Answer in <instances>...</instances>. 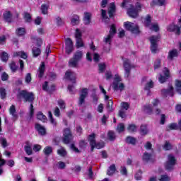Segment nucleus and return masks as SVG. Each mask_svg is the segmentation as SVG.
Wrapping results in <instances>:
<instances>
[{
  "label": "nucleus",
  "mask_w": 181,
  "mask_h": 181,
  "mask_svg": "<svg viewBox=\"0 0 181 181\" xmlns=\"http://www.w3.org/2000/svg\"><path fill=\"white\" fill-rule=\"evenodd\" d=\"M160 104V101L158 99H154L151 105H146L144 107V111L146 112V114H148V115H152L153 112L156 114V115L160 114V110L159 109H155V107H158Z\"/></svg>",
  "instance_id": "obj_1"
},
{
  "label": "nucleus",
  "mask_w": 181,
  "mask_h": 181,
  "mask_svg": "<svg viewBox=\"0 0 181 181\" xmlns=\"http://www.w3.org/2000/svg\"><path fill=\"white\" fill-rule=\"evenodd\" d=\"M88 139L90 145V151H94L95 148L96 149L104 148V142H95V134L93 133L90 134Z\"/></svg>",
  "instance_id": "obj_2"
},
{
  "label": "nucleus",
  "mask_w": 181,
  "mask_h": 181,
  "mask_svg": "<svg viewBox=\"0 0 181 181\" xmlns=\"http://www.w3.org/2000/svg\"><path fill=\"white\" fill-rule=\"evenodd\" d=\"M115 33H117V30L115 29V25L112 24L110 27V30L109 35H107L106 37H105V38H104L105 43H106V45H107V48L105 49V52H110V46L111 45V39H112V37H114V35H115Z\"/></svg>",
  "instance_id": "obj_3"
},
{
  "label": "nucleus",
  "mask_w": 181,
  "mask_h": 181,
  "mask_svg": "<svg viewBox=\"0 0 181 181\" xmlns=\"http://www.w3.org/2000/svg\"><path fill=\"white\" fill-rule=\"evenodd\" d=\"M151 18L149 16H147L144 20L143 22L148 29L153 30L154 32H158L159 30V25L156 23H151Z\"/></svg>",
  "instance_id": "obj_4"
},
{
  "label": "nucleus",
  "mask_w": 181,
  "mask_h": 181,
  "mask_svg": "<svg viewBox=\"0 0 181 181\" xmlns=\"http://www.w3.org/2000/svg\"><path fill=\"white\" fill-rule=\"evenodd\" d=\"M122 79L121 78V76L118 74H116L114 78V82L112 85V87L113 90L122 91L124 88H125V86L124 83H122Z\"/></svg>",
  "instance_id": "obj_5"
},
{
  "label": "nucleus",
  "mask_w": 181,
  "mask_h": 181,
  "mask_svg": "<svg viewBox=\"0 0 181 181\" xmlns=\"http://www.w3.org/2000/svg\"><path fill=\"white\" fill-rule=\"evenodd\" d=\"M124 26L127 30H129L134 35L139 34V26H138L136 24L127 21L124 23Z\"/></svg>",
  "instance_id": "obj_6"
},
{
  "label": "nucleus",
  "mask_w": 181,
  "mask_h": 181,
  "mask_svg": "<svg viewBox=\"0 0 181 181\" xmlns=\"http://www.w3.org/2000/svg\"><path fill=\"white\" fill-rule=\"evenodd\" d=\"M159 39H160V36L159 35H152L149 38L151 43V50L153 54L156 53L159 50L158 49V42H159Z\"/></svg>",
  "instance_id": "obj_7"
},
{
  "label": "nucleus",
  "mask_w": 181,
  "mask_h": 181,
  "mask_svg": "<svg viewBox=\"0 0 181 181\" xmlns=\"http://www.w3.org/2000/svg\"><path fill=\"white\" fill-rule=\"evenodd\" d=\"M123 67L124 69V76L128 78L129 74H131L132 69H134V66L131 64L129 59L127 58L123 59Z\"/></svg>",
  "instance_id": "obj_8"
},
{
  "label": "nucleus",
  "mask_w": 181,
  "mask_h": 181,
  "mask_svg": "<svg viewBox=\"0 0 181 181\" xmlns=\"http://www.w3.org/2000/svg\"><path fill=\"white\" fill-rule=\"evenodd\" d=\"M142 86H144V90H151V88H153V81L148 76H144L141 80Z\"/></svg>",
  "instance_id": "obj_9"
},
{
  "label": "nucleus",
  "mask_w": 181,
  "mask_h": 181,
  "mask_svg": "<svg viewBox=\"0 0 181 181\" xmlns=\"http://www.w3.org/2000/svg\"><path fill=\"white\" fill-rule=\"evenodd\" d=\"M175 165L176 158H175V156H173V155H169L168 156V160L165 165V169H167V170H172V169H173Z\"/></svg>",
  "instance_id": "obj_10"
},
{
  "label": "nucleus",
  "mask_w": 181,
  "mask_h": 181,
  "mask_svg": "<svg viewBox=\"0 0 181 181\" xmlns=\"http://www.w3.org/2000/svg\"><path fill=\"white\" fill-rule=\"evenodd\" d=\"M141 4L139 3L136 4L135 8H130L127 11L129 16L131 18H138V13L141 11Z\"/></svg>",
  "instance_id": "obj_11"
},
{
  "label": "nucleus",
  "mask_w": 181,
  "mask_h": 181,
  "mask_svg": "<svg viewBox=\"0 0 181 181\" xmlns=\"http://www.w3.org/2000/svg\"><path fill=\"white\" fill-rule=\"evenodd\" d=\"M121 109L119 111V116L120 118H125L127 117V111L129 109V103L122 102L120 105Z\"/></svg>",
  "instance_id": "obj_12"
},
{
  "label": "nucleus",
  "mask_w": 181,
  "mask_h": 181,
  "mask_svg": "<svg viewBox=\"0 0 181 181\" xmlns=\"http://www.w3.org/2000/svg\"><path fill=\"white\" fill-rule=\"evenodd\" d=\"M21 97H23L28 103H32L35 100V97L33 93H28L26 90H22L20 92Z\"/></svg>",
  "instance_id": "obj_13"
},
{
  "label": "nucleus",
  "mask_w": 181,
  "mask_h": 181,
  "mask_svg": "<svg viewBox=\"0 0 181 181\" xmlns=\"http://www.w3.org/2000/svg\"><path fill=\"white\" fill-rule=\"evenodd\" d=\"M163 74L164 76L160 74L158 77V81L161 84H163V83H165V81L169 78V76H170V72L168 68H164L163 69Z\"/></svg>",
  "instance_id": "obj_14"
},
{
  "label": "nucleus",
  "mask_w": 181,
  "mask_h": 181,
  "mask_svg": "<svg viewBox=\"0 0 181 181\" xmlns=\"http://www.w3.org/2000/svg\"><path fill=\"white\" fill-rule=\"evenodd\" d=\"M75 37L76 42V47H83L84 46V42H83V39H81V31L76 29L75 33Z\"/></svg>",
  "instance_id": "obj_15"
},
{
  "label": "nucleus",
  "mask_w": 181,
  "mask_h": 181,
  "mask_svg": "<svg viewBox=\"0 0 181 181\" xmlns=\"http://www.w3.org/2000/svg\"><path fill=\"white\" fill-rule=\"evenodd\" d=\"M88 95V89L84 88L81 90L80 97H79V105H83L84 104V101L86 100V98Z\"/></svg>",
  "instance_id": "obj_16"
},
{
  "label": "nucleus",
  "mask_w": 181,
  "mask_h": 181,
  "mask_svg": "<svg viewBox=\"0 0 181 181\" xmlns=\"http://www.w3.org/2000/svg\"><path fill=\"white\" fill-rule=\"evenodd\" d=\"M71 139V133L70 132V129H65L64 130V144H69Z\"/></svg>",
  "instance_id": "obj_17"
},
{
  "label": "nucleus",
  "mask_w": 181,
  "mask_h": 181,
  "mask_svg": "<svg viewBox=\"0 0 181 181\" xmlns=\"http://www.w3.org/2000/svg\"><path fill=\"white\" fill-rule=\"evenodd\" d=\"M66 45V52L68 54H70L73 52V41L70 38H66L65 41Z\"/></svg>",
  "instance_id": "obj_18"
},
{
  "label": "nucleus",
  "mask_w": 181,
  "mask_h": 181,
  "mask_svg": "<svg viewBox=\"0 0 181 181\" xmlns=\"http://www.w3.org/2000/svg\"><path fill=\"white\" fill-rule=\"evenodd\" d=\"M168 32H175L177 35H180V26L175 25V24H170L167 27Z\"/></svg>",
  "instance_id": "obj_19"
},
{
  "label": "nucleus",
  "mask_w": 181,
  "mask_h": 181,
  "mask_svg": "<svg viewBox=\"0 0 181 181\" xmlns=\"http://www.w3.org/2000/svg\"><path fill=\"white\" fill-rule=\"evenodd\" d=\"M9 114L12 117V121L15 122L18 119V114H16V107L15 105H11L9 108Z\"/></svg>",
  "instance_id": "obj_20"
},
{
  "label": "nucleus",
  "mask_w": 181,
  "mask_h": 181,
  "mask_svg": "<svg viewBox=\"0 0 181 181\" xmlns=\"http://www.w3.org/2000/svg\"><path fill=\"white\" fill-rule=\"evenodd\" d=\"M177 56H179V52H177V49H173L168 52V60H173Z\"/></svg>",
  "instance_id": "obj_21"
},
{
  "label": "nucleus",
  "mask_w": 181,
  "mask_h": 181,
  "mask_svg": "<svg viewBox=\"0 0 181 181\" xmlns=\"http://www.w3.org/2000/svg\"><path fill=\"white\" fill-rule=\"evenodd\" d=\"M65 77L71 81H76V73L71 71H67L65 74Z\"/></svg>",
  "instance_id": "obj_22"
},
{
  "label": "nucleus",
  "mask_w": 181,
  "mask_h": 181,
  "mask_svg": "<svg viewBox=\"0 0 181 181\" xmlns=\"http://www.w3.org/2000/svg\"><path fill=\"white\" fill-rule=\"evenodd\" d=\"M173 86H169V89L166 90L164 89L162 90V95H165V97H168L169 95L170 97H173Z\"/></svg>",
  "instance_id": "obj_23"
},
{
  "label": "nucleus",
  "mask_w": 181,
  "mask_h": 181,
  "mask_svg": "<svg viewBox=\"0 0 181 181\" xmlns=\"http://www.w3.org/2000/svg\"><path fill=\"white\" fill-rule=\"evenodd\" d=\"M35 129L38 132L40 135H46V129L43 126L37 124H35Z\"/></svg>",
  "instance_id": "obj_24"
},
{
  "label": "nucleus",
  "mask_w": 181,
  "mask_h": 181,
  "mask_svg": "<svg viewBox=\"0 0 181 181\" xmlns=\"http://www.w3.org/2000/svg\"><path fill=\"white\" fill-rule=\"evenodd\" d=\"M80 23V17L77 15H74L71 18V24L73 26H76V25H78Z\"/></svg>",
  "instance_id": "obj_25"
},
{
  "label": "nucleus",
  "mask_w": 181,
  "mask_h": 181,
  "mask_svg": "<svg viewBox=\"0 0 181 181\" xmlns=\"http://www.w3.org/2000/svg\"><path fill=\"white\" fill-rule=\"evenodd\" d=\"M83 22L85 25H90V23H91V13H84Z\"/></svg>",
  "instance_id": "obj_26"
},
{
  "label": "nucleus",
  "mask_w": 181,
  "mask_h": 181,
  "mask_svg": "<svg viewBox=\"0 0 181 181\" xmlns=\"http://www.w3.org/2000/svg\"><path fill=\"white\" fill-rule=\"evenodd\" d=\"M14 57H21V59H28V54L23 51H20L13 53Z\"/></svg>",
  "instance_id": "obj_27"
},
{
  "label": "nucleus",
  "mask_w": 181,
  "mask_h": 181,
  "mask_svg": "<svg viewBox=\"0 0 181 181\" xmlns=\"http://www.w3.org/2000/svg\"><path fill=\"white\" fill-rule=\"evenodd\" d=\"M45 63L42 62L38 69V77L40 78H42V77H43V74H45Z\"/></svg>",
  "instance_id": "obj_28"
},
{
  "label": "nucleus",
  "mask_w": 181,
  "mask_h": 181,
  "mask_svg": "<svg viewBox=\"0 0 181 181\" xmlns=\"http://www.w3.org/2000/svg\"><path fill=\"white\" fill-rule=\"evenodd\" d=\"M69 67H78V61L72 57L69 62Z\"/></svg>",
  "instance_id": "obj_29"
},
{
  "label": "nucleus",
  "mask_w": 181,
  "mask_h": 181,
  "mask_svg": "<svg viewBox=\"0 0 181 181\" xmlns=\"http://www.w3.org/2000/svg\"><path fill=\"white\" fill-rule=\"evenodd\" d=\"M25 153H27V155H32L33 151H32V144H30V143L27 142L26 145L25 146Z\"/></svg>",
  "instance_id": "obj_30"
},
{
  "label": "nucleus",
  "mask_w": 181,
  "mask_h": 181,
  "mask_svg": "<svg viewBox=\"0 0 181 181\" xmlns=\"http://www.w3.org/2000/svg\"><path fill=\"white\" fill-rule=\"evenodd\" d=\"M115 12V4L114 3L110 4V6L108 9V13L110 18L114 16V13Z\"/></svg>",
  "instance_id": "obj_31"
},
{
  "label": "nucleus",
  "mask_w": 181,
  "mask_h": 181,
  "mask_svg": "<svg viewBox=\"0 0 181 181\" xmlns=\"http://www.w3.org/2000/svg\"><path fill=\"white\" fill-rule=\"evenodd\" d=\"M4 18L5 19L6 22H11L12 14L9 11H6L4 13Z\"/></svg>",
  "instance_id": "obj_32"
},
{
  "label": "nucleus",
  "mask_w": 181,
  "mask_h": 181,
  "mask_svg": "<svg viewBox=\"0 0 181 181\" xmlns=\"http://www.w3.org/2000/svg\"><path fill=\"white\" fill-rule=\"evenodd\" d=\"M73 57L76 59L77 61H80L81 59H83V52L81 51H77L74 53Z\"/></svg>",
  "instance_id": "obj_33"
},
{
  "label": "nucleus",
  "mask_w": 181,
  "mask_h": 181,
  "mask_svg": "<svg viewBox=\"0 0 181 181\" xmlns=\"http://www.w3.org/2000/svg\"><path fill=\"white\" fill-rule=\"evenodd\" d=\"M37 119H39L40 121H42V122H46V121H47L46 116H45V115H43V113H42L41 112H39L37 114Z\"/></svg>",
  "instance_id": "obj_34"
},
{
  "label": "nucleus",
  "mask_w": 181,
  "mask_h": 181,
  "mask_svg": "<svg viewBox=\"0 0 181 181\" xmlns=\"http://www.w3.org/2000/svg\"><path fill=\"white\" fill-rule=\"evenodd\" d=\"M40 9L43 15H47V11H49V4H42Z\"/></svg>",
  "instance_id": "obj_35"
},
{
  "label": "nucleus",
  "mask_w": 181,
  "mask_h": 181,
  "mask_svg": "<svg viewBox=\"0 0 181 181\" xmlns=\"http://www.w3.org/2000/svg\"><path fill=\"white\" fill-rule=\"evenodd\" d=\"M141 135H146L148 134V126L144 124L140 127Z\"/></svg>",
  "instance_id": "obj_36"
},
{
  "label": "nucleus",
  "mask_w": 181,
  "mask_h": 181,
  "mask_svg": "<svg viewBox=\"0 0 181 181\" xmlns=\"http://www.w3.org/2000/svg\"><path fill=\"white\" fill-rule=\"evenodd\" d=\"M32 52L34 57H37V56L40 55V53H42V50L37 47H33Z\"/></svg>",
  "instance_id": "obj_37"
},
{
  "label": "nucleus",
  "mask_w": 181,
  "mask_h": 181,
  "mask_svg": "<svg viewBox=\"0 0 181 181\" xmlns=\"http://www.w3.org/2000/svg\"><path fill=\"white\" fill-rule=\"evenodd\" d=\"M151 5V6H153V5H165V0H153Z\"/></svg>",
  "instance_id": "obj_38"
},
{
  "label": "nucleus",
  "mask_w": 181,
  "mask_h": 181,
  "mask_svg": "<svg viewBox=\"0 0 181 181\" xmlns=\"http://www.w3.org/2000/svg\"><path fill=\"white\" fill-rule=\"evenodd\" d=\"M26 34V30L23 28H19L16 30V35L18 36H24Z\"/></svg>",
  "instance_id": "obj_39"
},
{
  "label": "nucleus",
  "mask_w": 181,
  "mask_h": 181,
  "mask_svg": "<svg viewBox=\"0 0 181 181\" xmlns=\"http://www.w3.org/2000/svg\"><path fill=\"white\" fill-rule=\"evenodd\" d=\"M126 142L127 144H131L132 145H135V144H136V139H135L132 136H128L126 139Z\"/></svg>",
  "instance_id": "obj_40"
},
{
  "label": "nucleus",
  "mask_w": 181,
  "mask_h": 181,
  "mask_svg": "<svg viewBox=\"0 0 181 181\" xmlns=\"http://www.w3.org/2000/svg\"><path fill=\"white\" fill-rule=\"evenodd\" d=\"M142 159L144 162H148V160H151V159H152V154L144 153Z\"/></svg>",
  "instance_id": "obj_41"
},
{
  "label": "nucleus",
  "mask_w": 181,
  "mask_h": 181,
  "mask_svg": "<svg viewBox=\"0 0 181 181\" xmlns=\"http://www.w3.org/2000/svg\"><path fill=\"white\" fill-rule=\"evenodd\" d=\"M107 173L109 176L114 175L115 173V165H110Z\"/></svg>",
  "instance_id": "obj_42"
},
{
  "label": "nucleus",
  "mask_w": 181,
  "mask_h": 181,
  "mask_svg": "<svg viewBox=\"0 0 181 181\" xmlns=\"http://www.w3.org/2000/svg\"><path fill=\"white\" fill-rule=\"evenodd\" d=\"M48 117L49 119L51 124L54 127H56V125L57 124V122H56V120H54V119H53V115H52V112H48Z\"/></svg>",
  "instance_id": "obj_43"
},
{
  "label": "nucleus",
  "mask_w": 181,
  "mask_h": 181,
  "mask_svg": "<svg viewBox=\"0 0 181 181\" xmlns=\"http://www.w3.org/2000/svg\"><path fill=\"white\" fill-rule=\"evenodd\" d=\"M136 129H137V127L134 124H130L127 127V130L129 131V132H136Z\"/></svg>",
  "instance_id": "obj_44"
},
{
  "label": "nucleus",
  "mask_w": 181,
  "mask_h": 181,
  "mask_svg": "<svg viewBox=\"0 0 181 181\" xmlns=\"http://www.w3.org/2000/svg\"><path fill=\"white\" fill-rule=\"evenodd\" d=\"M57 153L60 156H66L67 155V151H66L64 148L61 147L59 149L57 150Z\"/></svg>",
  "instance_id": "obj_45"
},
{
  "label": "nucleus",
  "mask_w": 181,
  "mask_h": 181,
  "mask_svg": "<svg viewBox=\"0 0 181 181\" xmlns=\"http://www.w3.org/2000/svg\"><path fill=\"white\" fill-rule=\"evenodd\" d=\"M175 87H176V90L179 94H181V81L179 80L175 81Z\"/></svg>",
  "instance_id": "obj_46"
},
{
  "label": "nucleus",
  "mask_w": 181,
  "mask_h": 181,
  "mask_svg": "<svg viewBox=\"0 0 181 181\" xmlns=\"http://www.w3.org/2000/svg\"><path fill=\"white\" fill-rule=\"evenodd\" d=\"M0 144H1V146L3 148H6V146H8V145H9L8 144V141H6V139L1 137L0 138Z\"/></svg>",
  "instance_id": "obj_47"
},
{
  "label": "nucleus",
  "mask_w": 181,
  "mask_h": 181,
  "mask_svg": "<svg viewBox=\"0 0 181 181\" xmlns=\"http://www.w3.org/2000/svg\"><path fill=\"white\" fill-rule=\"evenodd\" d=\"M1 61L4 62H8V59H9V56L8 55V53H6V52H2L1 55Z\"/></svg>",
  "instance_id": "obj_48"
},
{
  "label": "nucleus",
  "mask_w": 181,
  "mask_h": 181,
  "mask_svg": "<svg viewBox=\"0 0 181 181\" xmlns=\"http://www.w3.org/2000/svg\"><path fill=\"white\" fill-rule=\"evenodd\" d=\"M43 152L45 155H50L53 152V148L50 146H47L44 148Z\"/></svg>",
  "instance_id": "obj_49"
},
{
  "label": "nucleus",
  "mask_w": 181,
  "mask_h": 181,
  "mask_svg": "<svg viewBox=\"0 0 181 181\" xmlns=\"http://www.w3.org/2000/svg\"><path fill=\"white\" fill-rule=\"evenodd\" d=\"M23 18L25 22H31L32 21V16L29 13H24Z\"/></svg>",
  "instance_id": "obj_50"
},
{
  "label": "nucleus",
  "mask_w": 181,
  "mask_h": 181,
  "mask_svg": "<svg viewBox=\"0 0 181 181\" xmlns=\"http://www.w3.org/2000/svg\"><path fill=\"white\" fill-rule=\"evenodd\" d=\"M5 163V160L2 159V157L0 156V175H2V173H4V168H2V166H4Z\"/></svg>",
  "instance_id": "obj_51"
},
{
  "label": "nucleus",
  "mask_w": 181,
  "mask_h": 181,
  "mask_svg": "<svg viewBox=\"0 0 181 181\" xmlns=\"http://www.w3.org/2000/svg\"><path fill=\"white\" fill-rule=\"evenodd\" d=\"M6 97V90L4 88H0V98L4 100Z\"/></svg>",
  "instance_id": "obj_52"
},
{
  "label": "nucleus",
  "mask_w": 181,
  "mask_h": 181,
  "mask_svg": "<svg viewBox=\"0 0 181 181\" xmlns=\"http://www.w3.org/2000/svg\"><path fill=\"white\" fill-rule=\"evenodd\" d=\"M158 180L159 181H169V180H170V177L166 175H161L158 177Z\"/></svg>",
  "instance_id": "obj_53"
},
{
  "label": "nucleus",
  "mask_w": 181,
  "mask_h": 181,
  "mask_svg": "<svg viewBox=\"0 0 181 181\" xmlns=\"http://www.w3.org/2000/svg\"><path fill=\"white\" fill-rule=\"evenodd\" d=\"M117 132H124V131H125V126L124 125V124H119L117 128Z\"/></svg>",
  "instance_id": "obj_54"
},
{
  "label": "nucleus",
  "mask_w": 181,
  "mask_h": 181,
  "mask_svg": "<svg viewBox=\"0 0 181 181\" xmlns=\"http://www.w3.org/2000/svg\"><path fill=\"white\" fill-rule=\"evenodd\" d=\"M107 138L110 141H114V139H115V134L114 132H109L107 133Z\"/></svg>",
  "instance_id": "obj_55"
},
{
  "label": "nucleus",
  "mask_w": 181,
  "mask_h": 181,
  "mask_svg": "<svg viewBox=\"0 0 181 181\" xmlns=\"http://www.w3.org/2000/svg\"><path fill=\"white\" fill-rule=\"evenodd\" d=\"M163 149L165 151H170V149H172V145L170 144V143L166 141L163 146Z\"/></svg>",
  "instance_id": "obj_56"
},
{
  "label": "nucleus",
  "mask_w": 181,
  "mask_h": 181,
  "mask_svg": "<svg viewBox=\"0 0 181 181\" xmlns=\"http://www.w3.org/2000/svg\"><path fill=\"white\" fill-rule=\"evenodd\" d=\"M10 69H11V71L15 73V71H16V70H18V66H16V64L15 62H11L10 64Z\"/></svg>",
  "instance_id": "obj_57"
},
{
  "label": "nucleus",
  "mask_w": 181,
  "mask_h": 181,
  "mask_svg": "<svg viewBox=\"0 0 181 181\" xmlns=\"http://www.w3.org/2000/svg\"><path fill=\"white\" fill-rule=\"evenodd\" d=\"M58 105L60 107L61 110H64V108H66V103H64V100H58Z\"/></svg>",
  "instance_id": "obj_58"
},
{
  "label": "nucleus",
  "mask_w": 181,
  "mask_h": 181,
  "mask_svg": "<svg viewBox=\"0 0 181 181\" xmlns=\"http://www.w3.org/2000/svg\"><path fill=\"white\" fill-rule=\"evenodd\" d=\"M98 70L100 73H103L104 70H105V64L104 63H100L98 64Z\"/></svg>",
  "instance_id": "obj_59"
},
{
  "label": "nucleus",
  "mask_w": 181,
  "mask_h": 181,
  "mask_svg": "<svg viewBox=\"0 0 181 181\" xmlns=\"http://www.w3.org/2000/svg\"><path fill=\"white\" fill-rule=\"evenodd\" d=\"M25 81L27 84H29L32 81V76L30 73L26 74Z\"/></svg>",
  "instance_id": "obj_60"
},
{
  "label": "nucleus",
  "mask_w": 181,
  "mask_h": 181,
  "mask_svg": "<svg viewBox=\"0 0 181 181\" xmlns=\"http://www.w3.org/2000/svg\"><path fill=\"white\" fill-rule=\"evenodd\" d=\"M99 88H100L101 93H103V94H104L105 100H108L109 97H108V95H107V92L105 91V89H104V88L102 86H100Z\"/></svg>",
  "instance_id": "obj_61"
},
{
  "label": "nucleus",
  "mask_w": 181,
  "mask_h": 181,
  "mask_svg": "<svg viewBox=\"0 0 181 181\" xmlns=\"http://www.w3.org/2000/svg\"><path fill=\"white\" fill-rule=\"evenodd\" d=\"M160 67V59H157L154 62V69L155 70H157V69H159Z\"/></svg>",
  "instance_id": "obj_62"
},
{
  "label": "nucleus",
  "mask_w": 181,
  "mask_h": 181,
  "mask_svg": "<svg viewBox=\"0 0 181 181\" xmlns=\"http://www.w3.org/2000/svg\"><path fill=\"white\" fill-rule=\"evenodd\" d=\"M33 149L35 152H39V151H40V149H42V146H40L39 144H35L33 146Z\"/></svg>",
  "instance_id": "obj_63"
},
{
  "label": "nucleus",
  "mask_w": 181,
  "mask_h": 181,
  "mask_svg": "<svg viewBox=\"0 0 181 181\" xmlns=\"http://www.w3.org/2000/svg\"><path fill=\"white\" fill-rule=\"evenodd\" d=\"M125 36V30L122 28L119 29V37H124Z\"/></svg>",
  "instance_id": "obj_64"
}]
</instances>
